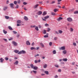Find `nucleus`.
Masks as SVG:
<instances>
[{
    "label": "nucleus",
    "instance_id": "obj_37",
    "mask_svg": "<svg viewBox=\"0 0 78 78\" xmlns=\"http://www.w3.org/2000/svg\"><path fill=\"white\" fill-rule=\"evenodd\" d=\"M55 67H57V68L59 67V66H58V65H55Z\"/></svg>",
    "mask_w": 78,
    "mask_h": 78
},
{
    "label": "nucleus",
    "instance_id": "obj_63",
    "mask_svg": "<svg viewBox=\"0 0 78 78\" xmlns=\"http://www.w3.org/2000/svg\"><path fill=\"white\" fill-rule=\"evenodd\" d=\"M18 3H20V1L19 0L17 1Z\"/></svg>",
    "mask_w": 78,
    "mask_h": 78
},
{
    "label": "nucleus",
    "instance_id": "obj_17",
    "mask_svg": "<svg viewBox=\"0 0 78 78\" xmlns=\"http://www.w3.org/2000/svg\"><path fill=\"white\" fill-rule=\"evenodd\" d=\"M38 68L37 66H34L33 68L34 70H37Z\"/></svg>",
    "mask_w": 78,
    "mask_h": 78
},
{
    "label": "nucleus",
    "instance_id": "obj_3",
    "mask_svg": "<svg viewBox=\"0 0 78 78\" xmlns=\"http://www.w3.org/2000/svg\"><path fill=\"white\" fill-rule=\"evenodd\" d=\"M37 15H41V14H42V12L41 11H39L37 13Z\"/></svg>",
    "mask_w": 78,
    "mask_h": 78
},
{
    "label": "nucleus",
    "instance_id": "obj_31",
    "mask_svg": "<svg viewBox=\"0 0 78 78\" xmlns=\"http://www.w3.org/2000/svg\"><path fill=\"white\" fill-rule=\"evenodd\" d=\"M5 18L6 19H9V17L8 16H5Z\"/></svg>",
    "mask_w": 78,
    "mask_h": 78
},
{
    "label": "nucleus",
    "instance_id": "obj_4",
    "mask_svg": "<svg viewBox=\"0 0 78 78\" xmlns=\"http://www.w3.org/2000/svg\"><path fill=\"white\" fill-rule=\"evenodd\" d=\"M12 43L14 45H15V46H17V43L16 42L14 41H12Z\"/></svg>",
    "mask_w": 78,
    "mask_h": 78
},
{
    "label": "nucleus",
    "instance_id": "obj_11",
    "mask_svg": "<svg viewBox=\"0 0 78 78\" xmlns=\"http://www.w3.org/2000/svg\"><path fill=\"white\" fill-rule=\"evenodd\" d=\"M18 63H19V62L17 61H16L15 62L14 64H15L16 65H17V64H18Z\"/></svg>",
    "mask_w": 78,
    "mask_h": 78
},
{
    "label": "nucleus",
    "instance_id": "obj_10",
    "mask_svg": "<svg viewBox=\"0 0 78 78\" xmlns=\"http://www.w3.org/2000/svg\"><path fill=\"white\" fill-rule=\"evenodd\" d=\"M26 44L27 45H30V42L29 41H27L26 42Z\"/></svg>",
    "mask_w": 78,
    "mask_h": 78
},
{
    "label": "nucleus",
    "instance_id": "obj_23",
    "mask_svg": "<svg viewBox=\"0 0 78 78\" xmlns=\"http://www.w3.org/2000/svg\"><path fill=\"white\" fill-rule=\"evenodd\" d=\"M44 73H45V74H46V75H48V71H45Z\"/></svg>",
    "mask_w": 78,
    "mask_h": 78
},
{
    "label": "nucleus",
    "instance_id": "obj_9",
    "mask_svg": "<svg viewBox=\"0 0 78 78\" xmlns=\"http://www.w3.org/2000/svg\"><path fill=\"white\" fill-rule=\"evenodd\" d=\"M0 61H0L1 62H3V61H4V59H3V58H1L0 59Z\"/></svg>",
    "mask_w": 78,
    "mask_h": 78
},
{
    "label": "nucleus",
    "instance_id": "obj_35",
    "mask_svg": "<svg viewBox=\"0 0 78 78\" xmlns=\"http://www.w3.org/2000/svg\"><path fill=\"white\" fill-rule=\"evenodd\" d=\"M54 32L56 34H59V33H58V31L56 30L54 31Z\"/></svg>",
    "mask_w": 78,
    "mask_h": 78
},
{
    "label": "nucleus",
    "instance_id": "obj_18",
    "mask_svg": "<svg viewBox=\"0 0 78 78\" xmlns=\"http://www.w3.org/2000/svg\"><path fill=\"white\" fill-rule=\"evenodd\" d=\"M47 64H45L44 66H43V67L44 68V69H45L47 68Z\"/></svg>",
    "mask_w": 78,
    "mask_h": 78
},
{
    "label": "nucleus",
    "instance_id": "obj_13",
    "mask_svg": "<svg viewBox=\"0 0 78 78\" xmlns=\"http://www.w3.org/2000/svg\"><path fill=\"white\" fill-rule=\"evenodd\" d=\"M8 28L9 30H12V27H11V26H9Z\"/></svg>",
    "mask_w": 78,
    "mask_h": 78
},
{
    "label": "nucleus",
    "instance_id": "obj_40",
    "mask_svg": "<svg viewBox=\"0 0 78 78\" xmlns=\"http://www.w3.org/2000/svg\"><path fill=\"white\" fill-rule=\"evenodd\" d=\"M36 27V25H34V26H31V28H35V27Z\"/></svg>",
    "mask_w": 78,
    "mask_h": 78
},
{
    "label": "nucleus",
    "instance_id": "obj_1",
    "mask_svg": "<svg viewBox=\"0 0 78 78\" xmlns=\"http://www.w3.org/2000/svg\"><path fill=\"white\" fill-rule=\"evenodd\" d=\"M26 53V51L24 50H22L21 51H19L18 53V55H21V54H25Z\"/></svg>",
    "mask_w": 78,
    "mask_h": 78
},
{
    "label": "nucleus",
    "instance_id": "obj_62",
    "mask_svg": "<svg viewBox=\"0 0 78 78\" xmlns=\"http://www.w3.org/2000/svg\"><path fill=\"white\" fill-rule=\"evenodd\" d=\"M34 42H33V43L31 44V45H32V46H33V45H34Z\"/></svg>",
    "mask_w": 78,
    "mask_h": 78
},
{
    "label": "nucleus",
    "instance_id": "obj_45",
    "mask_svg": "<svg viewBox=\"0 0 78 78\" xmlns=\"http://www.w3.org/2000/svg\"><path fill=\"white\" fill-rule=\"evenodd\" d=\"M74 14H78V11H76L74 12Z\"/></svg>",
    "mask_w": 78,
    "mask_h": 78
},
{
    "label": "nucleus",
    "instance_id": "obj_29",
    "mask_svg": "<svg viewBox=\"0 0 78 78\" xmlns=\"http://www.w3.org/2000/svg\"><path fill=\"white\" fill-rule=\"evenodd\" d=\"M17 23H21V21L20 20H18L17 21Z\"/></svg>",
    "mask_w": 78,
    "mask_h": 78
},
{
    "label": "nucleus",
    "instance_id": "obj_51",
    "mask_svg": "<svg viewBox=\"0 0 78 78\" xmlns=\"http://www.w3.org/2000/svg\"><path fill=\"white\" fill-rule=\"evenodd\" d=\"M34 62H35V63H36V64L37 63V62H38L37 60H35L34 61Z\"/></svg>",
    "mask_w": 78,
    "mask_h": 78
},
{
    "label": "nucleus",
    "instance_id": "obj_48",
    "mask_svg": "<svg viewBox=\"0 0 78 78\" xmlns=\"http://www.w3.org/2000/svg\"><path fill=\"white\" fill-rule=\"evenodd\" d=\"M38 27L39 28H42V26L41 25H39Z\"/></svg>",
    "mask_w": 78,
    "mask_h": 78
},
{
    "label": "nucleus",
    "instance_id": "obj_60",
    "mask_svg": "<svg viewBox=\"0 0 78 78\" xmlns=\"http://www.w3.org/2000/svg\"><path fill=\"white\" fill-rule=\"evenodd\" d=\"M42 19L43 20V21H46V20L45 19H44L43 18H42Z\"/></svg>",
    "mask_w": 78,
    "mask_h": 78
},
{
    "label": "nucleus",
    "instance_id": "obj_42",
    "mask_svg": "<svg viewBox=\"0 0 78 78\" xmlns=\"http://www.w3.org/2000/svg\"><path fill=\"white\" fill-rule=\"evenodd\" d=\"M54 40L55 41H56L57 40V39H58V37H54Z\"/></svg>",
    "mask_w": 78,
    "mask_h": 78
},
{
    "label": "nucleus",
    "instance_id": "obj_38",
    "mask_svg": "<svg viewBox=\"0 0 78 78\" xmlns=\"http://www.w3.org/2000/svg\"><path fill=\"white\" fill-rule=\"evenodd\" d=\"M14 3L15 4V5H16L17 3V2L16 1H15L14 2Z\"/></svg>",
    "mask_w": 78,
    "mask_h": 78
},
{
    "label": "nucleus",
    "instance_id": "obj_25",
    "mask_svg": "<svg viewBox=\"0 0 78 78\" xmlns=\"http://www.w3.org/2000/svg\"><path fill=\"white\" fill-rule=\"evenodd\" d=\"M51 15L52 16H55V15H56V14L54 12H51Z\"/></svg>",
    "mask_w": 78,
    "mask_h": 78
},
{
    "label": "nucleus",
    "instance_id": "obj_21",
    "mask_svg": "<svg viewBox=\"0 0 78 78\" xmlns=\"http://www.w3.org/2000/svg\"><path fill=\"white\" fill-rule=\"evenodd\" d=\"M14 52L16 53H17L19 52V50H15L14 51Z\"/></svg>",
    "mask_w": 78,
    "mask_h": 78
},
{
    "label": "nucleus",
    "instance_id": "obj_50",
    "mask_svg": "<svg viewBox=\"0 0 78 78\" xmlns=\"http://www.w3.org/2000/svg\"><path fill=\"white\" fill-rule=\"evenodd\" d=\"M71 31L73 32V29L72 28H70Z\"/></svg>",
    "mask_w": 78,
    "mask_h": 78
},
{
    "label": "nucleus",
    "instance_id": "obj_52",
    "mask_svg": "<svg viewBox=\"0 0 78 78\" xmlns=\"http://www.w3.org/2000/svg\"><path fill=\"white\" fill-rule=\"evenodd\" d=\"M51 4H53V3H55V1H53L51 3Z\"/></svg>",
    "mask_w": 78,
    "mask_h": 78
},
{
    "label": "nucleus",
    "instance_id": "obj_41",
    "mask_svg": "<svg viewBox=\"0 0 78 78\" xmlns=\"http://www.w3.org/2000/svg\"><path fill=\"white\" fill-rule=\"evenodd\" d=\"M39 56V55L38 54H37L36 55H34V57H36V56Z\"/></svg>",
    "mask_w": 78,
    "mask_h": 78
},
{
    "label": "nucleus",
    "instance_id": "obj_26",
    "mask_svg": "<svg viewBox=\"0 0 78 78\" xmlns=\"http://www.w3.org/2000/svg\"><path fill=\"white\" fill-rule=\"evenodd\" d=\"M63 53H64V54H66V53H67V51H66V50H65L63 51Z\"/></svg>",
    "mask_w": 78,
    "mask_h": 78
},
{
    "label": "nucleus",
    "instance_id": "obj_19",
    "mask_svg": "<svg viewBox=\"0 0 78 78\" xmlns=\"http://www.w3.org/2000/svg\"><path fill=\"white\" fill-rule=\"evenodd\" d=\"M46 34L47 35H45L44 36V37H48V34L47 33Z\"/></svg>",
    "mask_w": 78,
    "mask_h": 78
},
{
    "label": "nucleus",
    "instance_id": "obj_59",
    "mask_svg": "<svg viewBox=\"0 0 78 78\" xmlns=\"http://www.w3.org/2000/svg\"><path fill=\"white\" fill-rule=\"evenodd\" d=\"M19 8V5H17L16 7V8Z\"/></svg>",
    "mask_w": 78,
    "mask_h": 78
},
{
    "label": "nucleus",
    "instance_id": "obj_16",
    "mask_svg": "<svg viewBox=\"0 0 78 78\" xmlns=\"http://www.w3.org/2000/svg\"><path fill=\"white\" fill-rule=\"evenodd\" d=\"M24 19L25 20H28V17L26 16H24Z\"/></svg>",
    "mask_w": 78,
    "mask_h": 78
},
{
    "label": "nucleus",
    "instance_id": "obj_57",
    "mask_svg": "<svg viewBox=\"0 0 78 78\" xmlns=\"http://www.w3.org/2000/svg\"><path fill=\"white\" fill-rule=\"evenodd\" d=\"M58 72H61V69H59L58 70Z\"/></svg>",
    "mask_w": 78,
    "mask_h": 78
},
{
    "label": "nucleus",
    "instance_id": "obj_15",
    "mask_svg": "<svg viewBox=\"0 0 78 78\" xmlns=\"http://www.w3.org/2000/svg\"><path fill=\"white\" fill-rule=\"evenodd\" d=\"M7 8H8V7L7 6H5L3 9L4 11H5V10H6Z\"/></svg>",
    "mask_w": 78,
    "mask_h": 78
},
{
    "label": "nucleus",
    "instance_id": "obj_7",
    "mask_svg": "<svg viewBox=\"0 0 78 78\" xmlns=\"http://www.w3.org/2000/svg\"><path fill=\"white\" fill-rule=\"evenodd\" d=\"M53 11L55 12H56L57 11H58V9H55L53 10Z\"/></svg>",
    "mask_w": 78,
    "mask_h": 78
},
{
    "label": "nucleus",
    "instance_id": "obj_6",
    "mask_svg": "<svg viewBox=\"0 0 78 78\" xmlns=\"http://www.w3.org/2000/svg\"><path fill=\"white\" fill-rule=\"evenodd\" d=\"M59 49L60 50H65V47H62L59 48Z\"/></svg>",
    "mask_w": 78,
    "mask_h": 78
},
{
    "label": "nucleus",
    "instance_id": "obj_32",
    "mask_svg": "<svg viewBox=\"0 0 78 78\" xmlns=\"http://www.w3.org/2000/svg\"><path fill=\"white\" fill-rule=\"evenodd\" d=\"M40 45L42 46V47H44V44L42 43H41Z\"/></svg>",
    "mask_w": 78,
    "mask_h": 78
},
{
    "label": "nucleus",
    "instance_id": "obj_30",
    "mask_svg": "<svg viewBox=\"0 0 78 78\" xmlns=\"http://www.w3.org/2000/svg\"><path fill=\"white\" fill-rule=\"evenodd\" d=\"M53 54H56V50H54L53 51Z\"/></svg>",
    "mask_w": 78,
    "mask_h": 78
},
{
    "label": "nucleus",
    "instance_id": "obj_44",
    "mask_svg": "<svg viewBox=\"0 0 78 78\" xmlns=\"http://www.w3.org/2000/svg\"><path fill=\"white\" fill-rule=\"evenodd\" d=\"M47 30H47V31H48V32H49V31H50V28H48Z\"/></svg>",
    "mask_w": 78,
    "mask_h": 78
},
{
    "label": "nucleus",
    "instance_id": "obj_43",
    "mask_svg": "<svg viewBox=\"0 0 78 78\" xmlns=\"http://www.w3.org/2000/svg\"><path fill=\"white\" fill-rule=\"evenodd\" d=\"M33 72L35 74L37 73V71H36L33 70Z\"/></svg>",
    "mask_w": 78,
    "mask_h": 78
},
{
    "label": "nucleus",
    "instance_id": "obj_2",
    "mask_svg": "<svg viewBox=\"0 0 78 78\" xmlns=\"http://www.w3.org/2000/svg\"><path fill=\"white\" fill-rule=\"evenodd\" d=\"M67 20H68V22H72V20H72V19L70 18H68L67 19Z\"/></svg>",
    "mask_w": 78,
    "mask_h": 78
},
{
    "label": "nucleus",
    "instance_id": "obj_36",
    "mask_svg": "<svg viewBox=\"0 0 78 78\" xmlns=\"http://www.w3.org/2000/svg\"><path fill=\"white\" fill-rule=\"evenodd\" d=\"M46 30H44V32H43V34H46Z\"/></svg>",
    "mask_w": 78,
    "mask_h": 78
},
{
    "label": "nucleus",
    "instance_id": "obj_28",
    "mask_svg": "<svg viewBox=\"0 0 78 78\" xmlns=\"http://www.w3.org/2000/svg\"><path fill=\"white\" fill-rule=\"evenodd\" d=\"M31 50H36V48H34V47H32L30 48Z\"/></svg>",
    "mask_w": 78,
    "mask_h": 78
},
{
    "label": "nucleus",
    "instance_id": "obj_56",
    "mask_svg": "<svg viewBox=\"0 0 78 78\" xmlns=\"http://www.w3.org/2000/svg\"><path fill=\"white\" fill-rule=\"evenodd\" d=\"M13 32L14 34H17V32H16V31H13Z\"/></svg>",
    "mask_w": 78,
    "mask_h": 78
},
{
    "label": "nucleus",
    "instance_id": "obj_34",
    "mask_svg": "<svg viewBox=\"0 0 78 78\" xmlns=\"http://www.w3.org/2000/svg\"><path fill=\"white\" fill-rule=\"evenodd\" d=\"M45 27H48V26H49V24L47 23H46L45 24Z\"/></svg>",
    "mask_w": 78,
    "mask_h": 78
},
{
    "label": "nucleus",
    "instance_id": "obj_24",
    "mask_svg": "<svg viewBox=\"0 0 78 78\" xmlns=\"http://www.w3.org/2000/svg\"><path fill=\"white\" fill-rule=\"evenodd\" d=\"M49 16H47L44 17V19H47L49 18Z\"/></svg>",
    "mask_w": 78,
    "mask_h": 78
},
{
    "label": "nucleus",
    "instance_id": "obj_14",
    "mask_svg": "<svg viewBox=\"0 0 78 78\" xmlns=\"http://www.w3.org/2000/svg\"><path fill=\"white\" fill-rule=\"evenodd\" d=\"M46 14H47V12H46V11H44L43 12V13L42 14L43 16H45V15H46Z\"/></svg>",
    "mask_w": 78,
    "mask_h": 78
},
{
    "label": "nucleus",
    "instance_id": "obj_46",
    "mask_svg": "<svg viewBox=\"0 0 78 78\" xmlns=\"http://www.w3.org/2000/svg\"><path fill=\"white\" fill-rule=\"evenodd\" d=\"M73 45H74V46H76V43H73Z\"/></svg>",
    "mask_w": 78,
    "mask_h": 78
},
{
    "label": "nucleus",
    "instance_id": "obj_64",
    "mask_svg": "<svg viewBox=\"0 0 78 78\" xmlns=\"http://www.w3.org/2000/svg\"><path fill=\"white\" fill-rule=\"evenodd\" d=\"M37 62L38 63L41 62V60L39 59Z\"/></svg>",
    "mask_w": 78,
    "mask_h": 78
},
{
    "label": "nucleus",
    "instance_id": "obj_55",
    "mask_svg": "<svg viewBox=\"0 0 78 78\" xmlns=\"http://www.w3.org/2000/svg\"><path fill=\"white\" fill-rule=\"evenodd\" d=\"M23 5H27V3L26 2H23Z\"/></svg>",
    "mask_w": 78,
    "mask_h": 78
},
{
    "label": "nucleus",
    "instance_id": "obj_8",
    "mask_svg": "<svg viewBox=\"0 0 78 78\" xmlns=\"http://www.w3.org/2000/svg\"><path fill=\"white\" fill-rule=\"evenodd\" d=\"M39 6V5L38 4H36L35 5H34V8L35 9H36L37 8V7Z\"/></svg>",
    "mask_w": 78,
    "mask_h": 78
},
{
    "label": "nucleus",
    "instance_id": "obj_33",
    "mask_svg": "<svg viewBox=\"0 0 78 78\" xmlns=\"http://www.w3.org/2000/svg\"><path fill=\"white\" fill-rule=\"evenodd\" d=\"M58 32L59 33H60V34H61V33H62V30H59Z\"/></svg>",
    "mask_w": 78,
    "mask_h": 78
},
{
    "label": "nucleus",
    "instance_id": "obj_61",
    "mask_svg": "<svg viewBox=\"0 0 78 78\" xmlns=\"http://www.w3.org/2000/svg\"><path fill=\"white\" fill-rule=\"evenodd\" d=\"M8 3H9V0H7V1L6 4H8Z\"/></svg>",
    "mask_w": 78,
    "mask_h": 78
},
{
    "label": "nucleus",
    "instance_id": "obj_20",
    "mask_svg": "<svg viewBox=\"0 0 78 78\" xmlns=\"http://www.w3.org/2000/svg\"><path fill=\"white\" fill-rule=\"evenodd\" d=\"M35 30H36V31H39V28H38V27H36L35 28Z\"/></svg>",
    "mask_w": 78,
    "mask_h": 78
},
{
    "label": "nucleus",
    "instance_id": "obj_58",
    "mask_svg": "<svg viewBox=\"0 0 78 78\" xmlns=\"http://www.w3.org/2000/svg\"><path fill=\"white\" fill-rule=\"evenodd\" d=\"M39 47H37V48L36 49V50H39Z\"/></svg>",
    "mask_w": 78,
    "mask_h": 78
},
{
    "label": "nucleus",
    "instance_id": "obj_5",
    "mask_svg": "<svg viewBox=\"0 0 78 78\" xmlns=\"http://www.w3.org/2000/svg\"><path fill=\"white\" fill-rule=\"evenodd\" d=\"M10 8H12V9L14 8V5L13 4V3L10 4Z\"/></svg>",
    "mask_w": 78,
    "mask_h": 78
},
{
    "label": "nucleus",
    "instance_id": "obj_54",
    "mask_svg": "<svg viewBox=\"0 0 78 78\" xmlns=\"http://www.w3.org/2000/svg\"><path fill=\"white\" fill-rule=\"evenodd\" d=\"M58 77V75H55L54 77L55 78H57Z\"/></svg>",
    "mask_w": 78,
    "mask_h": 78
},
{
    "label": "nucleus",
    "instance_id": "obj_27",
    "mask_svg": "<svg viewBox=\"0 0 78 78\" xmlns=\"http://www.w3.org/2000/svg\"><path fill=\"white\" fill-rule=\"evenodd\" d=\"M3 31L4 34H6V33H7V31H5L4 30H3Z\"/></svg>",
    "mask_w": 78,
    "mask_h": 78
},
{
    "label": "nucleus",
    "instance_id": "obj_12",
    "mask_svg": "<svg viewBox=\"0 0 78 78\" xmlns=\"http://www.w3.org/2000/svg\"><path fill=\"white\" fill-rule=\"evenodd\" d=\"M63 18H62L61 17H59L58 19V21H60V20H62Z\"/></svg>",
    "mask_w": 78,
    "mask_h": 78
},
{
    "label": "nucleus",
    "instance_id": "obj_39",
    "mask_svg": "<svg viewBox=\"0 0 78 78\" xmlns=\"http://www.w3.org/2000/svg\"><path fill=\"white\" fill-rule=\"evenodd\" d=\"M63 61H67V58H64L63 59Z\"/></svg>",
    "mask_w": 78,
    "mask_h": 78
},
{
    "label": "nucleus",
    "instance_id": "obj_47",
    "mask_svg": "<svg viewBox=\"0 0 78 78\" xmlns=\"http://www.w3.org/2000/svg\"><path fill=\"white\" fill-rule=\"evenodd\" d=\"M5 59L6 61H8V59H9L8 58H7V57L5 58Z\"/></svg>",
    "mask_w": 78,
    "mask_h": 78
},
{
    "label": "nucleus",
    "instance_id": "obj_22",
    "mask_svg": "<svg viewBox=\"0 0 78 78\" xmlns=\"http://www.w3.org/2000/svg\"><path fill=\"white\" fill-rule=\"evenodd\" d=\"M30 67H31L32 69H33V68H34V66H33V64H30Z\"/></svg>",
    "mask_w": 78,
    "mask_h": 78
},
{
    "label": "nucleus",
    "instance_id": "obj_49",
    "mask_svg": "<svg viewBox=\"0 0 78 78\" xmlns=\"http://www.w3.org/2000/svg\"><path fill=\"white\" fill-rule=\"evenodd\" d=\"M49 45L50 46H51V45H52V43H51V42L49 43Z\"/></svg>",
    "mask_w": 78,
    "mask_h": 78
},
{
    "label": "nucleus",
    "instance_id": "obj_53",
    "mask_svg": "<svg viewBox=\"0 0 78 78\" xmlns=\"http://www.w3.org/2000/svg\"><path fill=\"white\" fill-rule=\"evenodd\" d=\"M39 3H40V4H41V3H43V2L42 1H41V2H39Z\"/></svg>",
    "mask_w": 78,
    "mask_h": 78
}]
</instances>
